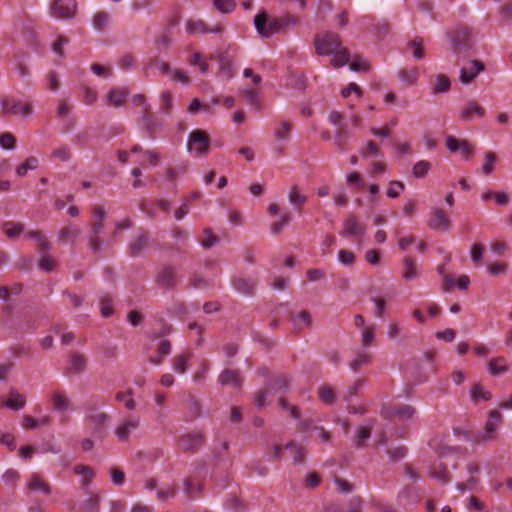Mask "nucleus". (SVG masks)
I'll use <instances>...</instances> for the list:
<instances>
[{"label": "nucleus", "mask_w": 512, "mask_h": 512, "mask_svg": "<svg viewBox=\"0 0 512 512\" xmlns=\"http://www.w3.org/2000/svg\"><path fill=\"white\" fill-rule=\"evenodd\" d=\"M297 19L292 15L278 18H268L265 11L259 12L254 18V25L262 38H269L273 34L284 30L287 26L296 24Z\"/></svg>", "instance_id": "f257e3e1"}, {"label": "nucleus", "mask_w": 512, "mask_h": 512, "mask_svg": "<svg viewBox=\"0 0 512 512\" xmlns=\"http://www.w3.org/2000/svg\"><path fill=\"white\" fill-rule=\"evenodd\" d=\"M451 50L458 57L467 56L474 46V34L468 26L460 25L449 34Z\"/></svg>", "instance_id": "f03ea898"}, {"label": "nucleus", "mask_w": 512, "mask_h": 512, "mask_svg": "<svg viewBox=\"0 0 512 512\" xmlns=\"http://www.w3.org/2000/svg\"><path fill=\"white\" fill-rule=\"evenodd\" d=\"M341 45V37L335 32L326 31L314 37L315 52L319 56L332 55Z\"/></svg>", "instance_id": "7ed1b4c3"}, {"label": "nucleus", "mask_w": 512, "mask_h": 512, "mask_svg": "<svg viewBox=\"0 0 512 512\" xmlns=\"http://www.w3.org/2000/svg\"><path fill=\"white\" fill-rule=\"evenodd\" d=\"M210 137L202 129H195L188 134L187 150L198 157H205L210 151Z\"/></svg>", "instance_id": "20e7f679"}, {"label": "nucleus", "mask_w": 512, "mask_h": 512, "mask_svg": "<svg viewBox=\"0 0 512 512\" xmlns=\"http://www.w3.org/2000/svg\"><path fill=\"white\" fill-rule=\"evenodd\" d=\"M328 118L331 124L336 127L334 133V144L336 148L339 151L346 150V146L351 134L343 115L340 112L332 111L330 112Z\"/></svg>", "instance_id": "39448f33"}, {"label": "nucleus", "mask_w": 512, "mask_h": 512, "mask_svg": "<svg viewBox=\"0 0 512 512\" xmlns=\"http://www.w3.org/2000/svg\"><path fill=\"white\" fill-rule=\"evenodd\" d=\"M380 414L385 419H398L399 421H407L414 417L416 414V409L409 404H384L381 407Z\"/></svg>", "instance_id": "423d86ee"}, {"label": "nucleus", "mask_w": 512, "mask_h": 512, "mask_svg": "<svg viewBox=\"0 0 512 512\" xmlns=\"http://www.w3.org/2000/svg\"><path fill=\"white\" fill-rule=\"evenodd\" d=\"M76 0H53L50 5L52 17L62 20L73 19L77 14Z\"/></svg>", "instance_id": "0eeeda50"}, {"label": "nucleus", "mask_w": 512, "mask_h": 512, "mask_svg": "<svg viewBox=\"0 0 512 512\" xmlns=\"http://www.w3.org/2000/svg\"><path fill=\"white\" fill-rule=\"evenodd\" d=\"M151 242L150 233L144 228H139L136 235L130 240L127 253L130 257L136 258L148 250Z\"/></svg>", "instance_id": "6e6552de"}, {"label": "nucleus", "mask_w": 512, "mask_h": 512, "mask_svg": "<svg viewBox=\"0 0 512 512\" xmlns=\"http://www.w3.org/2000/svg\"><path fill=\"white\" fill-rule=\"evenodd\" d=\"M1 106L4 114L29 116L33 112L30 104L12 97L2 98Z\"/></svg>", "instance_id": "1a4fd4ad"}, {"label": "nucleus", "mask_w": 512, "mask_h": 512, "mask_svg": "<svg viewBox=\"0 0 512 512\" xmlns=\"http://www.w3.org/2000/svg\"><path fill=\"white\" fill-rule=\"evenodd\" d=\"M154 282L161 289L173 290L177 285L176 269L172 265H164L156 274Z\"/></svg>", "instance_id": "9d476101"}, {"label": "nucleus", "mask_w": 512, "mask_h": 512, "mask_svg": "<svg viewBox=\"0 0 512 512\" xmlns=\"http://www.w3.org/2000/svg\"><path fill=\"white\" fill-rule=\"evenodd\" d=\"M205 436L201 432H189L179 437V445L185 453H195L205 444Z\"/></svg>", "instance_id": "9b49d317"}, {"label": "nucleus", "mask_w": 512, "mask_h": 512, "mask_svg": "<svg viewBox=\"0 0 512 512\" xmlns=\"http://www.w3.org/2000/svg\"><path fill=\"white\" fill-rule=\"evenodd\" d=\"M366 232V227L363 223L359 222L355 215L349 214L343 223V229L340 235L343 237L361 238Z\"/></svg>", "instance_id": "f8f14e48"}, {"label": "nucleus", "mask_w": 512, "mask_h": 512, "mask_svg": "<svg viewBox=\"0 0 512 512\" xmlns=\"http://www.w3.org/2000/svg\"><path fill=\"white\" fill-rule=\"evenodd\" d=\"M485 65L480 60H471L460 70L459 80L462 84L468 85L474 81L480 72L484 71Z\"/></svg>", "instance_id": "ddd939ff"}, {"label": "nucleus", "mask_w": 512, "mask_h": 512, "mask_svg": "<svg viewBox=\"0 0 512 512\" xmlns=\"http://www.w3.org/2000/svg\"><path fill=\"white\" fill-rule=\"evenodd\" d=\"M446 146L452 153L461 151L466 160L471 159L473 155L474 148L466 139H457L456 137L449 135L446 138Z\"/></svg>", "instance_id": "4468645a"}, {"label": "nucleus", "mask_w": 512, "mask_h": 512, "mask_svg": "<svg viewBox=\"0 0 512 512\" xmlns=\"http://www.w3.org/2000/svg\"><path fill=\"white\" fill-rule=\"evenodd\" d=\"M140 425L138 416L129 415L124 418L122 423L116 428L115 435L120 441H127L131 432L136 430Z\"/></svg>", "instance_id": "2eb2a0df"}, {"label": "nucleus", "mask_w": 512, "mask_h": 512, "mask_svg": "<svg viewBox=\"0 0 512 512\" xmlns=\"http://www.w3.org/2000/svg\"><path fill=\"white\" fill-rule=\"evenodd\" d=\"M216 60L219 63V75L230 80L234 77L233 59L227 51H221L217 54Z\"/></svg>", "instance_id": "dca6fc26"}, {"label": "nucleus", "mask_w": 512, "mask_h": 512, "mask_svg": "<svg viewBox=\"0 0 512 512\" xmlns=\"http://www.w3.org/2000/svg\"><path fill=\"white\" fill-rule=\"evenodd\" d=\"M502 420V415L498 410H492L489 413L488 420L485 424L484 433L479 436L478 441H489L493 439V433L496 431L498 425Z\"/></svg>", "instance_id": "f3484780"}, {"label": "nucleus", "mask_w": 512, "mask_h": 512, "mask_svg": "<svg viewBox=\"0 0 512 512\" xmlns=\"http://www.w3.org/2000/svg\"><path fill=\"white\" fill-rule=\"evenodd\" d=\"M486 112L485 109L475 101H468L464 104L459 112V119L462 121H471L473 116L483 118Z\"/></svg>", "instance_id": "a211bd4d"}, {"label": "nucleus", "mask_w": 512, "mask_h": 512, "mask_svg": "<svg viewBox=\"0 0 512 512\" xmlns=\"http://www.w3.org/2000/svg\"><path fill=\"white\" fill-rule=\"evenodd\" d=\"M68 362V372L79 375L86 370L88 359L84 354L73 351L69 354Z\"/></svg>", "instance_id": "6ab92c4d"}, {"label": "nucleus", "mask_w": 512, "mask_h": 512, "mask_svg": "<svg viewBox=\"0 0 512 512\" xmlns=\"http://www.w3.org/2000/svg\"><path fill=\"white\" fill-rule=\"evenodd\" d=\"M450 225V220L442 209L435 208L432 211V215L429 220V227L431 229L447 231L449 230Z\"/></svg>", "instance_id": "aec40b11"}, {"label": "nucleus", "mask_w": 512, "mask_h": 512, "mask_svg": "<svg viewBox=\"0 0 512 512\" xmlns=\"http://www.w3.org/2000/svg\"><path fill=\"white\" fill-rule=\"evenodd\" d=\"M218 381L222 386L231 385L238 388L242 384L240 373L235 369H224L218 377Z\"/></svg>", "instance_id": "412c9836"}, {"label": "nucleus", "mask_w": 512, "mask_h": 512, "mask_svg": "<svg viewBox=\"0 0 512 512\" xmlns=\"http://www.w3.org/2000/svg\"><path fill=\"white\" fill-rule=\"evenodd\" d=\"M87 420L93 425L96 434H102L110 417L104 412H92L87 415Z\"/></svg>", "instance_id": "4be33fe9"}, {"label": "nucleus", "mask_w": 512, "mask_h": 512, "mask_svg": "<svg viewBox=\"0 0 512 512\" xmlns=\"http://www.w3.org/2000/svg\"><path fill=\"white\" fill-rule=\"evenodd\" d=\"M27 488L31 492H41L45 495H50L51 487L48 482L44 481L39 475L32 474L27 483Z\"/></svg>", "instance_id": "5701e85b"}, {"label": "nucleus", "mask_w": 512, "mask_h": 512, "mask_svg": "<svg viewBox=\"0 0 512 512\" xmlns=\"http://www.w3.org/2000/svg\"><path fill=\"white\" fill-rule=\"evenodd\" d=\"M402 278L405 281H410L416 279L419 276V272L417 270V264L414 259L409 256H406L402 260Z\"/></svg>", "instance_id": "b1692460"}, {"label": "nucleus", "mask_w": 512, "mask_h": 512, "mask_svg": "<svg viewBox=\"0 0 512 512\" xmlns=\"http://www.w3.org/2000/svg\"><path fill=\"white\" fill-rule=\"evenodd\" d=\"M232 285L239 293L252 296L256 287V281L238 277L232 280Z\"/></svg>", "instance_id": "393cba45"}, {"label": "nucleus", "mask_w": 512, "mask_h": 512, "mask_svg": "<svg viewBox=\"0 0 512 512\" xmlns=\"http://www.w3.org/2000/svg\"><path fill=\"white\" fill-rule=\"evenodd\" d=\"M26 404V399L23 395H21L17 390L10 389L9 397L7 400L3 402V405L12 410H20L24 408Z\"/></svg>", "instance_id": "a878e982"}, {"label": "nucleus", "mask_w": 512, "mask_h": 512, "mask_svg": "<svg viewBox=\"0 0 512 512\" xmlns=\"http://www.w3.org/2000/svg\"><path fill=\"white\" fill-rule=\"evenodd\" d=\"M291 320L296 331H301L304 328H310L312 326L311 314L306 310L299 312L296 316L292 317Z\"/></svg>", "instance_id": "bb28decb"}, {"label": "nucleus", "mask_w": 512, "mask_h": 512, "mask_svg": "<svg viewBox=\"0 0 512 512\" xmlns=\"http://www.w3.org/2000/svg\"><path fill=\"white\" fill-rule=\"evenodd\" d=\"M128 96V91L125 89L114 88L111 89L107 95V101L114 107H120L125 102Z\"/></svg>", "instance_id": "cd10ccee"}, {"label": "nucleus", "mask_w": 512, "mask_h": 512, "mask_svg": "<svg viewBox=\"0 0 512 512\" xmlns=\"http://www.w3.org/2000/svg\"><path fill=\"white\" fill-rule=\"evenodd\" d=\"M451 82L445 74H438L431 86L432 94L446 93L450 90Z\"/></svg>", "instance_id": "c85d7f7f"}, {"label": "nucleus", "mask_w": 512, "mask_h": 512, "mask_svg": "<svg viewBox=\"0 0 512 512\" xmlns=\"http://www.w3.org/2000/svg\"><path fill=\"white\" fill-rule=\"evenodd\" d=\"M187 30L189 33H217L221 31V27L216 26L215 28L210 29L202 20H190L188 22Z\"/></svg>", "instance_id": "c756f323"}, {"label": "nucleus", "mask_w": 512, "mask_h": 512, "mask_svg": "<svg viewBox=\"0 0 512 512\" xmlns=\"http://www.w3.org/2000/svg\"><path fill=\"white\" fill-rule=\"evenodd\" d=\"M288 200L298 211H301L307 201V197L300 193L297 185H294L289 190Z\"/></svg>", "instance_id": "7c9ffc66"}, {"label": "nucleus", "mask_w": 512, "mask_h": 512, "mask_svg": "<svg viewBox=\"0 0 512 512\" xmlns=\"http://www.w3.org/2000/svg\"><path fill=\"white\" fill-rule=\"evenodd\" d=\"M80 228L76 225H67L60 229L58 240L62 243L72 241L80 235Z\"/></svg>", "instance_id": "2f4dec72"}, {"label": "nucleus", "mask_w": 512, "mask_h": 512, "mask_svg": "<svg viewBox=\"0 0 512 512\" xmlns=\"http://www.w3.org/2000/svg\"><path fill=\"white\" fill-rule=\"evenodd\" d=\"M149 109H150V106L149 105L146 106V109H145L146 111L142 115V120L144 122V126H145L149 136L151 138H153L154 134L158 130L160 124L157 122V120L155 119L154 115L149 112Z\"/></svg>", "instance_id": "473e14b6"}, {"label": "nucleus", "mask_w": 512, "mask_h": 512, "mask_svg": "<svg viewBox=\"0 0 512 512\" xmlns=\"http://www.w3.org/2000/svg\"><path fill=\"white\" fill-rule=\"evenodd\" d=\"M334 57L331 59V64L335 68L342 67L349 63L350 61V53L347 48L340 46V48H337L336 51L333 53Z\"/></svg>", "instance_id": "72a5a7b5"}, {"label": "nucleus", "mask_w": 512, "mask_h": 512, "mask_svg": "<svg viewBox=\"0 0 512 512\" xmlns=\"http://www.w3.org/2000/svg\"><path fill=\"white\" fill-rule=\"evenodd\" d=\"M289 388V379L280 375L272 379L269 383L268 390L275 393H285Z\"/></svg>", "instance_id": "f704fd0d"}, {"label": "nucleus", "mask_w": 512, "mask_h": 512, "mask_svg": "<svg viewBox=\"0 0 512 512\" xmlns=\"http://www.w3.org/2000/svg\"><path fill=\"white\" fill-rule=\"evenodd\" d=\"M429 475L441 481L443 484H447L451 480V476L444 464L432 467L429 471Z\"/></svg>", "instance_id": "c9c22d12"}, {"label": "nucleus", "mask_w": 512, "mask_h": 512, "mask_svg": "<svg viewBox=\"0 0 512 512\" xmlns=\"http://www.w3.org/2000/svg\"><path fill=\"white\" fill-rule=\"evenodd\" d=\"M509 369L506 364V359L504 357L493 358L489 361V372L492 375H499L507 372Z\"/></svg>", "instance_id": "e433bc0d"}, {"label": "nucleus", "mask_w": 512, "mask_h": 512, "mask_svg": "<svg viewBox=\"0 0 512 512\" xmlns=\"http://www.w3.org/2000/svg\"><path fill=\"white\" fill-rule=\"evenodd\" d=\"M372 426H360L353 438L355 447L362 448L364 442L371 437Z\"/></svg>", "instance_id": "4c0bfd02"}, {"label": "nucleus", "mask_w": 512, "mask_h": 512, "mask_svg": "<svg viewBox=\"0 0 512 512\" xmlns=\"http://www.w3.org/2000/svg\"><path fill=\"white\" fill-rule=\"evenodd\" d=\"M149 69H156L163 75L169 74L171 72L169 63L163 61L162 59H160L158 57H154V58L150 59L148 66L145 69V74L147 76H148Z\"/></svg>", "instance_id": "58836bf2"}, {"label": "nucleus", "mask_w": 512, "mask_h": 512, "mask_svg": "<svg viewBox=\"0 0 512 512\" xmlns=\"http://www.w3.org/2000/svg\"><path fill=\"white\" fill-rule=\"evenodd\" d=\"M409 50H411L413 57L418 60L424 58L425 53L423 49V39L421 37H415L413 40L409 41L407 44Z\"/></svg>", "instance_id": "ea45409f"}, {"label": "nucleus", "mask_w": 512, "mask_h": 512, "mask_svg": "<svg viewBox=\"0 0 512 512\" xmlns=\"http://www.w3.org/2000/svg\"><path fill=\"white\" fill-rule=\"evenodd\" d=\"M99 501L97 494H90L89 498L80 505V512H99Z\"/></svg>", "instance_id": "a19ab883"}, {"label": "nucleus", "mask_w": 512, "mask_h": 512, "mask_svg": "<svg viewBox=\"0 0 512 512\" xmlns=\"http://www.w3.org/2000/svg\"><path fill=\"white\" fill-rule=\"evenodd\" d=\"M470 396L474 402L488 401L491 398V394L488 391H484L480 384H474L471 387Z\"/></svg>", "instance_id": "79ce46f5"}, {"label": "nucleus", "mask_w": 512, "mask_h": 512, "mask_svg": "<svg viewBox=\"0 0 512 512\" xmlns=\"http://www.w3.org/2000/svg\"><path fill=\"white\" fill-rule=\"evenodd\" d=\"M38 166V160L37 158L31 156L27 158L23 163L17 166L16 168V174L19 177H23L26 175L28 170H35Z\"/></svg>", "instance_id": "37998d69"}, {"label": "nucleus", "mask_w": 512, "mask_h": 512, "mask_svg": "<svg viewBox=\"0 0 512 512\" xmlns=\"http://www.w3.org/2000/svg\"><path fill=\"white\" fill-rule=\"evenodd\" d=\"M109 20L110 16L107 12L99 11L93 17V27L98 31H103L107 27Z\"/></svg>", "instance_id": "c03bdc74"}, {"label": "nucleus", "mask_w": 512, "mask_h": 512, "mask_svg": "<svg viewBox=\"0 0 512 512\" xmlns=\"http://www.w3.org/2000/svg\"><path fill=\"white\" fill-rule=\"evenodd\" d=\"M74 471L76 474H79L83 477L82 485L84 487H87L91 483L92 478L94 477L93 470L86 465H77L74 467Z\"/></svg>", "instance_id": "a18cd8bd"}, {"label": "nucleus", "mask_w": 512, "mask_h": 512, "mask_svg": "<svg viewBox=\"0 0 512 512\" xmlns=\"http://www.w3.org/2000/svg\"><path fill=\"white\" fill-rule=\"evenodd\" d=\"M52 404L54 409L58 411H65L70 407V401L63 393L56 392L52 396Z\"/></svg>", "instance_id": "49530a36"}, {"label": "nucleus", "mask_w": 512, "mask_h": 512, "mask_svg": "<svg viewBox=\"0 0 512 512\" xmlns=\"http://www.w3.org/2000/svg\"><path fill=\"white\" fill-rule=\"evenodd\" d=\"M25 227L21 223H15L12 221H8L4 223V231L7 237L14 238L19 236L23 231Z\"/></svg>", "instance_id": "de8ad7c7"}, {"label": "nucleus", "mask_w": 512, "mask_h": 512, "mask_svg": "<svg viewBox=\"0 0 512 512\" xmlns=\"http://www.w3.org/2000/svg\"><path fill=\"white\" fill-rule=\"evenodd\" d=\"M132 395L133 391L129 389L126 392H117L115 398L117 401L124 402L128 410H134L136 408V402L131 398Z\"/></svg>", "instance_id": "09e8293b"}, {"label": "nucleus", "mask_w": 512, "mask_h": 512, "mask_svg": "<svg viewBox=\"0 0 512 512\" xmlns=\"http://www.w3.org/2000/svg\"><path fill=\"white\" fill-rule=\"evenodd\" d=\"M191 353L186 352L177 355L173 360V368L176 372L183 374L186 372V362L190 359Z\"/></svg>", "instance_id": "8fccbe9b"}, {"label": "nucleus", "mask_w": 512, "mask_h": 512, "mask_svg": "<svg viewBox=\"0 0 512 512\" xmlns=\"http://www.w3.org/2000/svg\"><path fill=\"white\" fill-rule=\"evenodd\" d=\"M240 95L244 97L247 103L255 109H260L258 100V92L255 89H244L240 91Z\"/></svg>", "instance_id": "3c124183"}, {"label": "nucleus", "mask_w": 512, "mask_h": 512, "mask_svg": "<svg viewBox=\"0 0 512 512\" xmlns=\"http://www.w3.org/2000/svg\"><path fill=\"white\" fill-rule=\"evenodd\" d=\"M203 234L205 238L200 241V244L204 249H210L212 246L219 242V238L214 235L212 229L205 228Z\"/></svg>", "instance_id": "603ef678"}, {"label": "nucleus", "mask_w": 512, "mask_h": 512, "mask_svg": "<svg viewBox=\"0 0 512 512\" xmlns=\"http://www.w3.org/2000/svg\"><path fill=\"white\" fill-rule=\"evenodd\" d=\"M214 7L221 13H230L236 7L235 0H213Z\"/></svg>", "instance_id": "864d4df0"}, {"label": "nucleus", "mask_w": 512, "mask_h": 512, "mask_svg": "<svg viewBox=\"0 0 512 512\" xmlns=\"http://www.w3.org/2000/svg\"><path fill=\"white\" fill-rule=\"evenodd\" d=\"M189 64L192 66H198L202 74H205L209 70V65L203 60V56L200 53H193L189 59Z\"/></svg>", "instance_id": "5fc2aeb1"}, {"label": "nucleus", "mask_w": 512, "mask_h": 512, "mask_svg": "<svg viewBox=\"0 0 512 512\" xmlns=\"http://www.w3.org/2000/svg\"><path fill=\"white\" fill-rule=\"evenodd\" d=\"M286 449L293 451L294 463H303L305 460L304 449L301 446H297L293 441L288 442L285 445Z\"/></svg>", "instance_id": "6e6d98bb"}, {"label": "nucleus", "mask_w": 512, "mask_h": 512, "mask_svg": "<svg viewBox=\"0 0 512 512\" xmlns=\"http://www.w3.org/2000/svg\"><path fill=\"white\" fill-rule=\"evenodd\" d=\"M430 168H431V163L430 162H428L426 160L418 161L413 166V175L416 178H422V177L426 176V174L428 173Z\"/></svg>", "instance_id": "4d7b16f0"}, {"label": "nucleus", "mask_w": 512, "mask_h": 512, "mask_svg": "<svg viewBox=\"0 0 512 512\" xmlns=\"http://www.w3.org/2000/svg\"><path fill=\"white\" fill-rule=\"evenodd\" d=\"M370 355L367 353H359L356 358L349 363V367L353 371H358L362 366L370 362Z\"/></svg>", "instance_id": "13d9d810"}, {"label": "nucleus", "mask_w": 512, "mask_h": 512, "mask_svg": "<svg viewBox=\"0 0 512 512\" xmlns=\"http://www.w3.org/2000/svg\"><path fill=\"white\" fill-rule=\"evenodd\" d=\"M360 153L363 157H378L381 155L378 146L373 141H368L365 147L360 150Z\"/></svg>", "instance_id": "bf43d9fd"}, {"label": "nucleus", "mask_w": 512, "mask_h": 512, "mask_svg": "<svg viewBox=\"0 0 512 512\" xmlns=\"http://www.w3.org/2000/svg\"><path fill=\"white\" fill-rule=\"evenodd\" d=\"M496 161V155L494 152H485V162L482 166V171L485 175H490L493 172V165Z\"/></svg>", "instance_id": "052dcab7"}, {"label": "nucleus", "mask_w": 512, "mask_h": 512, "mask_svg": "<svg viewBox=\"0 0 512 512\" xmlns=\"http://www.w3.org/2000/svg\"><path fill=\"white\" fill-rule=\"evenodd\" d=\"M318 394H319V398L321 399V401L326 404H332L335 401V394H334L332 388L329 386H326V385L322 386L319 389Z\"/></svg>", "instance_id": "680f3d73"}, {"label": "nucleus", "mask_w": 512, "mask_h": 512, "mask_svg": "<svg viewBox=\"0 0 512 512\" xmlns=\"http://www.w3.org/2000/svg\"><path fill=\"white\" fill-rule=\"evenodd\" d=\"M0 145L2 148L11 150L16 146V138L10 132H5L0 136Z\"/></svg>", "instance_id": "e2e57ef3"}, {"label": "nucleus", "mask_w": 512, "mask_h": 512, "mask_svg": "<svg viewBox=\"0 0 512 512\" xmlns=\"http://www.w3.org/2000/svg\"><path fill=\"white\" fill-rule=\"evenodd\" d=\"M292 219V215L290 213L284 214L279 221L273 223L270 227V230L273 234L278 235L282 228L286 226Z\"/></svg>", "instance_id": "0e129e2a"}, {"label": "nucleus", "mask_w": 512, "mask_h": 512, "mask_svg": "<svg viewBox=\"0 0 512 512\" xmlns=\"http://www.w3.org/2000/svg\"><path fill=\"white\" fill-rule=\"evenodd\" d=\"M184 491L188 497V499L194 498V494H200L202 491V486L200 484H194L189 479L184 481Z\"/></svg>", "instance_id": "69168bd1"}, {"label": "nucleus", "mask_w": 512, "mask_h": 512, "mask_svg": "<svg viewBox=\"0 0 512 512\" xmlns=\"http://www.w3.org/2000/svg\"><path fill=\"white\" fill-rule=\"evenodd\" d=\"M387 453L393 462H397L406 456L407 448L405 446H398L388 449Z\"/></svg>", "instance_id": "338daca9"}, {"label": "nucleus", "mask_w": 512, "mask_h": 512, "mask_svg": "<svg viewBox=\"0 0 512 512\" xmlns=\"http://www.w3.org/2000/svg\"><path fill=\"white\" fill-rule=\"evenodd\" d=\"M339 261L346 266H351L355 262V255L350 250H340L338 254Z\"/></svg>", "instance_id": "774afa93"}]
</instances>
